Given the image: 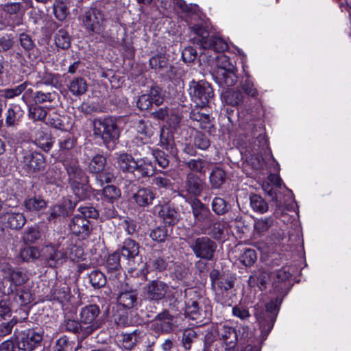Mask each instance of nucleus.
Returning a JSON list of instances; mask_svg holds the SVG:
<instances>
[{"mask_svg": "<svg viewBox=\"0 0 351 351\" xmlns=\"http://www.w3.org/2000/svg\"><path fill=\"white\" fill-rule=\"evenodd\" d=\"M167 60L162 54H157L149 60V65L151 68L155 70H161L167 67Z\"/></svg>", "mask_w": 351, "mask_h": 351, "instance_id": "nucleus-51", "label": "nucleus"}, {"mask_svg": "<svg viewBox=\"0 0 351 351\" xmlns=\"http://www.w3.org/2000/svg\"><path fill=\"white\" fill-rule=\"evenodd\" d=\"M185 185L187 192L194 196H199L203 189L202 180L193 173L187 174Z\"/></svg>", "mask_w": 351, "mask_h": 351, "instance_id": "nucleus-23", "label": "nucleus"}, {"mask_svg": "<svg viewBox=\"0 0 351 351\" xmlns=\"http://www.w3.org/2000/svg\"><path fill=\"white\" fill-rule=\"evenodd\" d=\"M107 165V160L105 156L101 154H97L93 157L88 165V171L90 173L96 174L104 170Z\"/></svg>", "mask_w": 351, "mask_h": 351, "instance_id": "nucleus-33", "label": "nucleus"}, {"mask_svg": "<svg viewBox=\"0 0 351 351\" xmlns=\"http://www.w3.org/2000/svg\"><path fill=\"white\" fill-rule=\"evenodd\" d=\"M82 324L81 322H78L77 320L67 319L64 320V326L65 330L68 332L75 334L80 333V332L83 333L84 328L82 326Z\"/></svg>", "mask_w": 351, "mask_h": 351, "instance_id": "nucleus-58", "label": "nucleus"}, {"mask_svg": "<svg viewBox=\"0 0 351 351\" xmlns=\"http://www.w3.org/2000/svg\"><path fill=\"white\" fill-rule=\"evenodd\" d=\"M70 297V288L65 284L56 287L53 292V299L60 303L69 300Z\"/></svg>", "mask_w": 351, "mask_h": 351, "instance_id": "nucleus-42", "label": "nucleus"}, {"mask_svg": "<svg viewBox=\"0 0 351 351\" xmlns=\"http://www.w3.org/2000/svg\"><path fill=\"white\" fill-rule=\"evenodd\" d=\"M189 91L192 101L200 108L205 107L214 95L210 84L204 81H192Z\"/></svg>", "mask_w": 351, "mask_h": 351, "instance_id": "nucleus-8", "label": "nucleus"}, {"mask_svg": "<svg viewBox=\"0 0 351 351\" xmlns=\"http://www.w3.org/2000/svg\"><path fill=\"white\" fill-rule=\"evenodd\" d=\"M65 168L68 175L70 186L79 199H85L90 197L91 188L88 185V178L85 171L80 167L75 160L67 161Z\"/></svg>", "mask_w": 351, "mask_h": 351, "instance_id": "nucleus-2", "label": "nucleus"}, {"mask_svg": "<svg viewBox=\"0 0 351 351\" xmlns=\"http://www.w3.org/2000/svg\"><path fill=\"white\" fill-rule=\"evenodd\" d=\"M101 192L104 199L110 203L118 200L121 195V190L114 185H107Z\"/></svg>", "mask_w": 351, "mask_h": 351, "instance_id": "nucleus-37", "label": "nucleus"}, {"mask_svg": "<svg viewBox=\"0 0 351 351\" xmlns=\"http://www.w3.org/2000/svg\"><path fill=\"white\" fill-rule=\"evenodd\" d=\"M41 233L38 227L28 228L24 233L23 239L27 243H33L40 239Z\"/></svg>", "mask_w": 351, "mask_h": 351, "instance_id": "nucleus-48", "label": "nucleus"}, {"mask_svg": "<svg viewBox=\"0 0 351 351\" xmlns=\"http://www.w3.org/2000/svg\"><path fill=\"white\" fill-rule=\"evenodd\" d=\"M160 144L164 149L170 152L173 149L174 141L173 136L167 128H162L160 129Z\"/></svg>", "mask_w": 351, "mask_h": 351, "instance_id": "nucleus-41", "label": "nucleus"}, {"mask_svg": "<svg viewBox=\"0 0 351 351\" xmlns=\"http://www.w3.org/2000/svg\"><path fill=\"white\" fill-rule=\"evenodd\" d=\"M19 43L23 49L26 51L32 50L35 47L32 37L25 33H21L19 35Z\"/></svg>", "mask_w": 351, "mask_h": 351, "instance_id": "nucleus-62", "label": "nucleus"}, {"mask_svg": "<svg viewBox=\"0 0 351 351\" xmlns=\"http://www.w3.org/2000/svg\"><path fill=\"white\" fill-rule=\"evenodd\" d=\"M100 314L99 307L97 304H88L82 307L80 312L81 323L88 324L84 327L83 336L85 337L92 335L101 326V322L97 317Z\"/></svg>", "mask_w": 351, "mask_h": 351, "instance_id": "nucleus-7", "label": "nucleus"}, {"mask_svg": "<svg viewBox=\"0 0 351 351\" xmlns=\"http://www.w3.org/2000/svg\"><path fill=\"white\" fill-rule=\"evenodd\" d=\"M193 215L196 223H206L210 221L211 213L209 208L198 199L191 202Z\"/></svg>", "mask_w": 351, "mask_h": 351, "instance_id": "nucleus-21", "label": "nucleus"}, {"mask_svg": "<svg viewBox=\"0 0 351 351\" xmlns=\"http://www.w3.org/2000/svg\"><path fill=\"white\" fill-rule=\"evenodd\" d=\"M144 333L138 330H134L131 333L124 334L123 335V346L127 350H131L136 343L140 342Z\"/></svg>", "mask_w": 351, "mask_h": 351, "instance_id": "nucleus-31", "label": "nucleus"}, {"mask_svg": "<svg viewBox=\"0 0 351 351\" xmlns=\"http://www.w3.org/2000/svg\"><path fill=\"white\" fill-rule=\"evenodd\" d=\"M44 254L47 263L51 267L62 265L68 258L66 252L53 246H47Z\"/></svg>", "mask_w": 351, "mask_h": 351, "instance_id": "nucleus-20", "label": "nucleus"}, {"mask_svg": "<svg viewBox=\"0 0 351 351\" xmlns=\"http://www.w3.org/2000/svg\"><path fill=\"white\" fill-rule=\"evenodd\" d=\"M29 117L34 121H43L47 116V110L42 106H33L29 109Z\"/></svg>", "mask_w": 351, "mask_h": 351, "instance_id": "nucleus-57", "label": "nucleus"}, {"mask_svg": "<svg viewBox=\"0 0 351 351\" xmlns=\"http://www.w3.org/2000/svg\"><path fill=\"white\" fill-rule=\"evenodd\" d=\"M2 220L7 227L13 230L21 229L26 223V218L21 213H6Z\"/></svg>", "mask_w": 351, "mask_h": 351, "instance_id": "nucleus-22", "label": "nucleus"}, {"mask_svg": "<svg viewBox=\"0 0 351 351\" xmlns=\"http://www.w3.org/2000/svg\"><path fill=\"white\" fill-rule=\"evenodd\" d=\"M69 227L73 234L80 237L82 239H86L92 231L89 220L78 215L72 218Z\"/></svg>", "mask_w": 351, "mask_h": 351, "instance_id": "nucleus-15", "label": "nucleus"}, {"mask_svg": "<svg viewBox=\"0 0 351 351\" xmlns=\"http://www.w3.org/2000/svg\"><path fill=\"white\" fill-rule=\"evenodd\" d=\"M15 343L19 350L32 351L40 346L43 335L34 329H16L14 332Z\"/></svg>", "mask_w": 351, "mask_h": 351, "instance_id": "nucleus-6", "label": "nucleus"}, {"mask_svg": "<svg viewBox=\"0 0 351 351\" xmlns=\"http://www.w3.org/2000/svg\"><path fill=\"white\" fill-rule=\"evenodd\" d=\"M115 179L114 174L110 167H105L104 170L95 174V185L97 187H102L104 184L110 183Z\"/></svg>", "mask_w": 351, "mask_h": 351, "instance_id": "nucleus-30", "label": "nucleus"}, {"mask_svg": "<svg viewBox=\"0 0 351 351\" xmlns=\"http://www.w3.org/2000/svg\"><path fill=\"white\" fill-rule=\"evenodd\" d=\"M14 41L11 35H0V53L5 52L14 46Z\"/></svg>", "mask_w": 351, "mask_h": 351, "instance_id": "nucleus-63", "label": "nucleus"}, {"mask_svg": "<svg viewBox=\"0 0 351 351\" xmlns=\"http://www.w3.org/2000/svg\"><path fill=\"white\" fill-rule=\"evenodd\" d=\"M121 255L116 252L110 254L106 261V267L108 271H117L121 267Z\"/></svg>", "mask_w": 351, "mask_h": 351, "instance_id": "nucleus-47", "label": "nucleus"}, {"mask_svg": "<svg viewBox=\"0 0 351 351\" xmlns=\"http://www.w3.org/2000/svg\"><path fill=\"white\" fill-rule=\"evenodd\" d=\"M89 281L95 289L103 287L106 284V278L105 275L98 270L93 271L89 274Z\"/></svg>", "mask_w": 351, "mask_h": 351, "instance_id": "nucleus-44", "label": "nucleus"}, {"mask_svg": "<svg viewBox=\"0 0 351 351\" xmlns=\"http://www.w3.org/2000/svg\"><path fill=\"white\" fill-rule=\"evenodd\" d=\"M24 206L27 211L37 213L47 207V202L40 195L27 197L24 200Z\"/></svg>", "mask_w": 351, "mask_h": 351, "instance_id": "nucleus-26", "label": "nucleus"}, {"mask_svg": "<svg viewBox=\"0 0 351 351\" xmlns=\"http://www.w3.org/2000/svg\"><path fill=\"white\" fill-rule=\"evenodd\" d=\"M224 99L227 104L232 106H238L244 102V101H247L239 88L236 90L227 92L224 96Z\"/></svg>", "mask_w": 351, "mask_h": 351, "instance_id": "nucleus-36", "label": "nucleus"}, {"mask_svg": "<svg viewBox=\"0 0 351 351\" xmlns=\"http://www.w3.org/2000/svg\"><path fill=\"white\" fill-rule=\"evenodd\" d=\"M158 216L162 219L165 223L173 226L178 223L180 219L179 213L169 205H162L158 211Z\"/></svg>", "mask_w": 351, "mask_h": 351, "instance_id": "nucleus-25", "label": "nucleus"}, {"mask_svg": "<svg viewBox=\"0 0 351 351\" xmlns=\"http://www.w3.org/2000/svg\"><path fill=\"white\" fill-rule=\"evenodd\" d=\"M27 279V275L20 270H13L10 272V280L15 286L22 285Z\"/></svg>", "mask_w": 351, "mask_h": 351, "instance_id": "nucleus-59", "label": "nucleus"}, {"mask_svg": "<svg viewBox=\"0 0 351 351\" xmlns=\"http://www.w3.org/2000/svg\"><path fill=\"white\" fill-rule=\"evenodd\" d=\"M153 155L158 165L162 168H166L169 163L168 155L164 152L157 149L154 151Z\"/></svg>", "mask_w": 351, "mask_h": 351, "instance_id": "nucleus-64", "label": "nucleus"}, {"mask_svg": "<svg viewBox=\"0 0 351 351\" xmlns=\"http://www.w3.org/2000/svg\"><path fill=\"white\" fill-rule=\"evenodd\" d=\"M184 164L190 170L202 173H204V169L206 162L200 158L191 159L189 161L184 162Z\"/></svg>", "mask_w": 351, "mask_h": 351, "instance_id": "nucleus-56", "label": "nucleus"}, {"mask_svg": "<svg viewBox=\"0 0 351 351\" xmlns=\"http://www.w3.org/2000/svg\"><path fill=\"white\" fill-rule=\"evenodd\" d=\"M247 101L249 99H257L259 93L250 75L247 74L244 80H241L239 86Z\"/></svg>", "mask_w": 351, "mask_h": 351, "instance_id": "nucleus-24", "label": "nucleus"}, {"mask_svg": "<svg viewBox=\"0 0 351 351\" xmlns=\"http://www.w3.org/2000/svg\"><path fill=\"white\" fill-rule=\"evenodd\" d=\"M250 205L254 211L264 213L268 210L267 203L259 195H252L250 197Z\"/></svg>", "mask_w": 351, "mask_h": 351, "instance_id": "nucleus-43", "label": "nucleus"}, {"mask_svg": "<svg viewBox=\"0 0 351 351\" xmlns=\"http://www.w3.org/2000/svg\"><path fill=\"white\" fill-rule=\"evenodd\" d=\"M256 253L253 249L247 248L240 256L241 262L245 266H252L256 261Z\"/></svg>", "mask_w": 351, "mask_h": 351, "instance_id": "nucleus-49", "label": "nucleus"}, {"mask_svg": "<svg viewBox=\"0 0 351 351\" xmlns=\"http://www.w3.org/2000/svg\"><path fill=\"white\" fill-rule=\"evenodd\" d=\"M53 12L57 19L63 21L66 19L69 10L66 5L62 1H56L53 4Z\"/></svg>", "mask_w": 351, "mask_h": 351, "instance_id": "nucleus-54", "label": "nucleus"}, {"mask_svg": "<svg viewBox=\"0 0 351 351\" xmlns=\"http://www.w3.org/2000/svg\"><path fill=\"white\" fill-rule=\"evenodd\" d=\"M291 276L287 267L276 271L272 274V285L274 289L280 293H286L289 289V283L287 282Z\"/></svg>", "mask_w": 351, "mask_h": 351, "instance_id": "nucleus-16", "label": "nucleus"}, {"mask_svg": "<svg viewBox=\"0 0 351 351\" xmlns=\"http://www.w3.org/2000/svg\"><path fill=\"white\" fill-rule=\"evenodd\" d=\"M158 252H154L149 260V266L153 269L162 271L167 269V262L164 257L159 256Z\"/></svg>", "mask_w": 351, "mask_h": 351, "instance_id": "nucleus-39", "label": "nucleus"}, {"mask_svg": "<svg viewBox=\"0 0 351 351\" xmlns=\"http://www.w3.org/2000/svg\"><path fill=\"white\" fill-rule=\"evenodd\" d=\"M19 159L23 169L27 173H35L43 171L45 167L44 156L37 152L23 150Z\"/></svg>", "mask_w": 351, "mask_h": 351, "instance_id": "nucleus-11", "label": "nucleus"}, {"mask_svg": "<svg viewBox=\"0 0 351 351\" xmlns=\"http://www.w3.org/2000/svg\"><path fill=\"white\" fill-rule=\"evenodd\" d=\"M58 97L56 91L45 93L41 90L34 93V99L36 104H43L46 102H52Z\"/></svg>", "mask_w": 351, "mask_h": 351, "instance_id": "nucleus-46", "label": "nucleus"}, {"mask_svg": "<svg viewBox=\"0 0 351 351\" xmlns=\"http://www.w3.org/2000/svg\"><path fill=\"white\" fill-rule=\"evenodd\" d=\"M82 25L89 33L101 34L104 29V11L97 7L87 8L80 16Z\"/></svg>", "mask_w": 351, "mask_h": 351, "instance_id": "nucleus-5", "label": "nucleus"}, {"mask_svg": "<svg viewBox=\"0 0 351 351\" xmlns=\"http://www.w3.org/2000/svg\"><path fill=\"white\" fill-rule=\"evenodd\" d=\"M118 306L125 311L136 309L138 305L137 291L132 288H122L116 298Z\"/></svg>", "mask_w": 351, "mask_h": 351, "instance_id": "nucleus-13", "label": "nucleus"}, {"mask_svg": "<svg viewBox=\"0 0 351 351\" xmlns=\"http://www.w3.org/2000/svg\"><path fill=\"white\" fill-rule=\"evenodd\" d=\"M69 89L73 95L81 96L87 91L88 84L85 79L77 77L70 81Z\"/></svg>", "mask_w": 351, "mask_h": 351, "instance_id": "nucleus-28", "label": "nucleus"}, {"mask_svg": "<svg viewBox=\"0 0 351 351\" xmlns=\"http://www.w3.org/2000/svg\"><path fill=\"white\" fill-rule=\"evenodd\" d=\"M212 209L217 215H223L228 212L226 202L221 197H215L212 202Z\"/></svg>", "mask_w": 351, "mask_h": 351, "instance_id": "nucleus-55", "label": "nucleus"}, {"mask_svg": "<svg viewBox=\"0 0 351 351\" xmlns=\"http://www.w3.org/2000/svg\"><path fill=\"white\" fill-rule=\"evenodd\" d=\"M190 247L197 258L210 261L213 258L217 244L207 237H198L189 242Z\"/></svg>", "mask_w": 351, "mask_h": 351, "instance_id": "nucleus-10", "label": "nucleus"}, {"mask_svg": "<svg viewBox=\"0 0 351 351\" xmlns=\"http://www.w3.org/2000/svg\"><path fill=\"white\" fill-rule=\"evenodd\" d=\"M116 161L122 172L131 174L136 180L152 176L154 171V167L150 160L145 158L135 160L128 153L119 154Z\"/></svg>", "mask_w": 351, "mask_h": 351, "instance_id": "nucleus-1", "label": "nucleus"}, {"mask_svg": "<svg viewBox=\"0 0 351 351\" xmlns=\"http://www.w3.org/2000/svg\"><path fill=\"white\" fill-rule=\"evenodd\" d=\"M277 301L271 300L265 306L257 304L255 306L254 315L260 322L263 332H269L273 328L278 312Z\"/></svg>", "mask_w": 351, "mask_h": 351, "instance_id": "nucleus-4", "label": "nucleus"}, {"mask_svg": "<svg viewBox=\"0 0 351 351\" xmlns=\"http://www.w3.org/2000/svg\"><path fill=\"white\" fill-rule=\"evenodd\" d=\"M174 319V316L165 309L156 315L152 321V328L158 332L169 333L175 327Z\"/></svg>", "mask_w": 351, "mask_h": 351, "instance_id": "nucleus-14", "label": "nucleus"}, {"mask_svg": "<svg viewBox=\"0 0 351 351\" xmlns=\"http://www.w3.org/2000/svg\"><path fill=\"white\" fill-rule=\"evenodd\" d=\"M131 198L138 206L147 207L152 204L156 193L149 188L138 187L132 193Z\"/></svg>", "mask_w": 351, "mask_h": 351, "instance_id": "nucleus-19", "label": "nucleus"}, {"mask_svg": "<svg viewBox=\"0 0 351 351\" xmlns=\"http://www.w3.org/2000/svg\"><path fill=\"white\" fill-rule=\"evenodd\" d=\"M169 289L168 285L165 282L153 280L143 287V293L145 300L159 302L165 298Z\"/></svg>", "mask_w": 351, "mask_h": 351, "instance_id": "nucleus-12", "label": "nucleus"}, {"mask_svg": "<svg viewBox=\"0 0 351 351\" xmlns=\"http://www.w3.org/2000/svg\"><path fill=\"white\" fill-rule=\"evenodd\" d=\"M29 84V83L28 82H25L14 88L5 89L3 90L5 97L8 99H12L14 97L20 95L23 91L26 90Z\"/></svg>", "mask_w": 351, "mask_h": 351, "instance_id": "nucleus-53", "label": "nucleus"}, {"mask_svg": "<svg viewBox=\"0 0 351 351\" xmlns=\"http://www.w3.org/2000/svg\"><path fill=\"white\" fill-rule=\"evenodd\" d=\"M71 213L66 205L57 204L51 207L48 213L47 219L49 221H56L61 217H67Z\"/></svg>", "mask_w": 351, "mask_h": 351, "instance_id": "nucleus-34", "label": "nucleus"}, {"mask_svg": "<svg viewBox=\"0 0 351 351\" xmlns=\"http://www.w3.org/2000/svg\"><path fill=\"white\" fill-rule=\"evenodd\" d=\"M53 351H73V343L66 337H62L57 340Z\"/></svg>", "mask_w": 351, "mask_h": 351, "instance_id": "nucleus-50", "label": "nucleus"}, {"mask_svg": "<svg viewBox=\"0 0 351 351\" xmlns=\"http://www.w3.org/2000/svg\"><path fill=\"white\" fill-rule=\"evenodd\" d=\"M117 122V119L112 117L95 119L93 121L94 135L101 138L108 149H112L119 138L120 129Z\"/></svg>", "mask_w": 351, "mask_h": 351, "instance_id": "nucleus-3", "label": "nucleus"}, {"mask_svg": "<svg viewBox=\"0 0 351 351\" xmlns=\"http://www.w3.org/2000/svg\"><path fill=\"white\" fill-rule=\"evenodd\" d=\"M271 278H272V276H271L268 271L259 269L250 276L249 281L250 283L256 284L260 289L263 290L266 288V285Z\"/></svg>", "mask_w": 351, "mask_h": 351, "instance_id": "nucleus-27", "label": "nucleus"}, {"mask_svg": "<svg viewBox=\"0 0 351 351\" xmlns=\"http://www.w3.org/2000/svg\"><path fill=\"white\" fill-rule=\"evenodd\" d=\"M138 253L139 245L137 242L131 239H128L124 241L120 255L132 268L135 265L134 258L138 255Z\"/></svg>", "mask_w": 351, "mask_h": 351, "instance_id": "nucleus-18", "label": "nucleus"}, {"mask_svg": "<svg viewBox=\"0 0 351 351\" xmlns=\"http://www.w3.org/2000/svg\"><path fill=\"white\" fill-rule=\"evenodd\" d=\"M273 223L274 219L271 217L256 219L254 225V232L262 235L272 226Z\"/></svg>", "mask_w": 351, "mask_h": 351, "instance_id": "nucleus-38", "label": "nucleus"}, {"mask_svg": "<svg viewBox=\"0 0 351 351\" xmlns=\"http://www.w3.org/2000/svg\"><path fill=\"white\" fill-rule=\"evenodd\" d=\"M221 64L218 67L215 73V80L221 87L234 86L237 82L235 66L229 62V58L226 56H220Z\"/></svg>", "mask_w": 351, "mask_h": 351, "instance_id": "nucleus-9", "label": "nucleus"}, {"mask_svg": "<svg viewBox=\"0 0 351 351\" xmlns=\"http://www.w3.org/2000/svg\"><path fill=\"white\" fill-rule=\"evenodd\" d=\"M55 43L58 47L62 49H66L71 46V38L64 29H60L55 36Z\"/></svg>", "mask_w": 351, "mask_h": 351, "instance_id": "nucleus-40", "label": "nucleus"}, {"mask_svg": "<svg viewBox=\"0 0 351 351\" xmlns=\"http://www.w3.org/2000/svg\"><path fill=\"white\" fill-rule=\"evenodd\" d=\"M168 230L166 226H160L151 230L149 233L150 238L158 243L165 242L167 238Z\"/></svg>", "mask_w": 351, "mask_h": 351, "instance_id": "nucleus-45", "label": "nucleus"}, {"mask_svg": "<svg viewBox=\"0 0 351 351\" xmlns=\"http://www.w3.org/2000/svg\"><path fill=\"white\" fill-rule=\"evenodd\" d=\"M76 141L74 136L68 132H62L59 135L58 145L60 150L66 152L71 150L75 145Z\"/></svg>", "mask_w": 351, "mask_h": 351, "instance_id": "nucleus-35", "label": "nucleus"}, {"mask_svg": "<svg viewBox=\"0 0 351 351\" xmlns=\"http://www.w3.org/2000/svg\"><path fill=\"white\" fill-rule=\"evenodd\" d=\"M35 144L45 152H49L52 147L51 135L39 130L36 132Z\"/></svg>", "mask_w": 351, "mask_h": 351, "instance_id": "nucleus-29", "label": "nucleus"}, {"mask_svg": "<svg viewBox=\"0 0 351 351\" xmlns=\"http://www.w3.org/2000/svg\"><path fill=\"white\" fill-rule=\"evenodd\" d=\"M196 337L197 333L192 329H186L184 331L182 341L185 349H191V343Z\"/></svg>", "mask_w": 351, "mask_h": 351, "instance_id": "nucleus-60", "label": "nucleus"}, {"mask_svg": "<svg viewBox=\"0 0 351 351\" xmlns=\"http://www.w3.org/2000/svg\"><path fill=\"white\" fill-rule=\"evenodd\" d=\"M20 255L24 261L29 262L37 259L40 253L36 247H27L21 250Z\"/></svg>", "mask_w": 351, "mask_h": 351, "instance_id": "nucleus-52", "label": "nucleus"}, {"mask_svg": "<svg viewBox=\"0 0 351 351\" xmlns=\"http://www.w3.org/2000/svg\"><path fill=\"white\" fill-rule=\"evenodd\" d=\"M148 95L152 105L155 104L156 106H158L163 103L164 98L159 87H152Z\"/></svg>", "mask_w": 351, "mask_h": 351, "instance_id": "nucleus-61", "label": "nucleus"}, {"mask_svg": "<svg viewBox=\"0 0 351 351\" xmlns=\"http://www.w3.org/2000/svg\"><path fill=\"white\" fill-rule=\"evenodd\" d=\"M226 351H234L238 341L237 330L230 326H222L218 330Z\"/></svg>", "mask_w": 351, "mask_h": 351, "instance_id": "nucleus-17", "label": "nucleus"}, {"mask_svg": "<svg viewBox=\"0 0 351 351\" xmlns=\"http://www.w3.org/2000/svg\"><path fill=\"white\" fill-rule=\"evenodd\" d=\"M226 179V172L219 167L215 168L209 176L210 184L213 189H219L225 182Z\"/></svg>", "mask_w": 351, "mask_h": 351, "instance_id": "nucleus-32", "label": "nucleus"}]
</instances>
